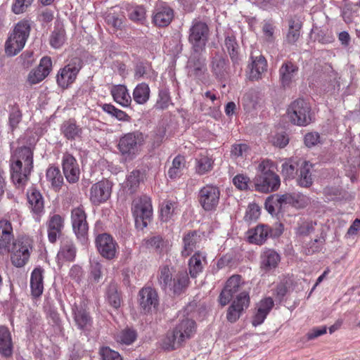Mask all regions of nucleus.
<instances>
[{
    "label": "nucleus",
    "instance_id": "39",
    "mask_svg": "<svg viewBox=\"0 0 360 360\" xmlns=\"http://www.w3.org/2000/svg\"><path fill=\"white\" fill-rule=\"evenodd\" d=\"M76 255V248L72 241L65 240L63 242L60 249L57 255L59 261L72 262Z\"/></svg>",
    "mask_w": 360,
    "mask_h": 360
},
{
    "label": "nucleus",
    "instance_id": "8",
    "mask_svg": "<svg viewBox=\"0 0 360 360\" xmlns=\"http://www.w3.org/2000/svg\"><path fill=\"white\" fill-rule=\"evenodd\" d=\"M210 34L207 25L200 20H194L189 29L188 41L195 53L202 52L206 46Z\"/></svg>",
    "mask_w": 360,
    "mask_h": 360
},
{
    "label": "nucleus",
    "instance_id": "59",
    "mask_svg": "<svg viewBox=\"0 0 360 360\" xmlns=\"http://www.w3.org/2000/svg\"><path fill=\"white\" fill-rule=\"evenodd\" d=\"M271 142L274 146L282 148L288 144L289 139L285 134L278 133L271 137Z\"/></svg>",
    "mask_w": 360,
    "mask_h": 360
},
{
    "label": "nucleus",
    "instance_id": "47",
    "mask_svg": "<svg viewBox=\"0 0 360 360\" xmlns=\"http://www.w3.org/2000/svg\"><path fill=\"white\" fill-rule=\"evenodd\" d=\"M176 208V202L167 200L162 202L160 207V218L162 221H169L173 216Z\"/></svg>",
    "mask_w": 360,
    "mask_h": 360
},
{
    "label": "nucleus",
    "instance_id": "58",
    "mask_svg": "<svg viewBox=\"0 0 360 360\" xmlns=\"http://www.w3.org/2000/svg\"><path fill=\"white\" fill-rule=\"evenodd\" d=\"M146 245L148 248L155 250H162L165 245V241L160 236L150 237L145 240Z\"/></svg>",
    "mask_w": 360,
    "mask_h": 360
},
{
    "label": "nucleus",
    "instance_id": "61",
    "mask_svg": "<svg viewBox=\"0 0 360 360\" xmlns=\"http://www.w3.org/2000/svg\"><path fill=\"white\" fill-rule=\"evenodd\" d=\"M249 150V147L245 143L235 144L231 148V155L235 158L245 157Z\"/></svg>",
    "mask_w": 360,
    "mask_h": 360
},
{
    "label": "nucleus",
    "instance_id": "35",
    "mask_svg": "<svg viewBox=\"0 0 360 360\" xmlns=\"http://www.w3.org/2000/svg\"><path fill=\"white\" fill-rule=\"evenodd\" d=\"M43 272L42 269L35 268L31 274L30 288L32 295L34 297H39L43 292Z\"/></svg>",
    "mask_w": 360,
    "mask_h": 360
},
{
    "label": "nucleus",
    "instance_id": "19",
    "mask_svg": "<svg viewBox=\"0 0 360 360\" xmlns=\"http://www.w3.org/2000/svg\"><path fill=\"white\" fill-rule=\"evenodd\" d=\"M52 69V61L50 57H43L38 67L30 71L27 81L30 84H36L46 77Z\"/></svg>",
    "mask_w": 360,
    "mask_h": 360
},
{
    "label": "nucleus",
    "instance_id": "14",
    "mask_svg": "<svg viewBox=\"0 0 360 360\" xmlns=\"http://www.w3.org/2000/svg\"><path fill=\"white\" fill-rule=\"evenodd\" d=\"M219 196L220 192L217 187L206 185L199 191V202L205 210L211 211L217 206Z\"/></svg>",
    "mask_w": 360,
    "mask_h": 360
},
{
    "label": "nucleus",
    "instance_id": "44",
    "mask_svg": "<svg viewBox=\"0 0 360 360\" xmlns=\"http://www.w3.org/2000/svg\"><path fill=\"white\" fill-rule=\"evenodd\" d=\"M140 181L141 172L138 170H134L127 176L124 188L127 193L132 194L137 190Z\"/></svg>",
    "mask_w": 360,
    "mask_h": 360
},
{
    "label": "nucleus",
    "instance_id": "10",
    "mask_svg": "<svg viewBox=\"0 0 360 360\" xmlns=\"http://www.w3.org/2000/svg\"><path fill=\"white\" fill-rule=\"evenodd\" d=\"M81 68V60L76 58L63 68H61L56 76V81L58 86L63 89L68 88L76 79Z\"/></svg>",
    "mask_w": 360,
    "mask_h": 360
},
{
    "label": "nucleus",
    "instance_id": "43",
    "mask_svg": "<svg viewBox=\"0 0 360 360\" xmlns=\"http://www.w3.org/2000/svg\"><path fill=\"white\" fill-rule=\"evenodd\" d=\"M65 31L64 27L58 25L55 27L50 37V44L54 49L61 47L65 41Z\"/></svg>",
    "mask_w": 360,
    "mask_h": 360
},
{
    "label": "nucleus",
    "instance_id": "28",
    "mask_svg": "<svg viewBox=\"0 0 360 360\" xmlns=\"http://www.w3.org/2000/svg\"><path fill=\"white\" fill-rule=\"evenodd\" d=\"M13 239V228L10 221H0V254H5Z\"/></svg>",
    "mask_w": 360,
    "mask_h": 360
},
{
    "label": "nucleus",
    "instance_id": "40",
    "mask_svg": "<svg viewBox=\"0 0 360 360\" xmlns=\"http://www.w3.org/2000/svg\"><path fill=\"white\" fill-rule=\"evenodd\" d=\"M199 240V236L195 231L186 234L183 238L184 247L181 250V255L183 257L189 256L195 249Z\"/></svg>",
    "mask_w": 360,
    "mask_h": 360
},
{
    "label": "nucleus",
    "instance_id": "64",
    "mask_svg": "<svg viewBox=\"0 0 360 360\" xmlns=\"http://www.w3.org/2000/svg\"><path fill=\"white\" fill-rule=\"evenodd\" d=\"M22 115L18 108H13L9 115V124L15 129L21 120Z\"/></svg>",
    "mask_w": 360,
    "mask_h": 360
},
{
    "label": "nucleus",
    "instance_id": "50",
    "mask_svg": "<svg viewBox=\"0 0 360 360\" xmlns=\"http://www.w3.org/2000/svg\"><path fill=\"white\" fill-rule=\"evenodd\" d=\"M185 165V158L183 156L178 155L173 160L172 166L168 171V175L174 179L179 175Z\"/></svg>",
    "mask_w": 360,
    "mask_h": 360
},
{
    "label": "nucleus",
    "instance_id": "33",
    "mask_svg": "<svg viewBox=\"0 0 360 360\" xmlns=\"http://www.w3.org/2000/svg\"><path fill=\"white\" fill-rule=\"evenodd\" d=\"M298 68L291 62H287L282 65L279 70L280 79L282 85L289 86L295 79Z\"/></svg>",
    "mask_w": 360,
    "mask_h": 360
},
{
    "label": "nucleus",
    "instance_id": "26",
    "mask_svg": "<svg viewBox=\"0 0 360 360\" xmlns=\"http://www.w3.org/2000/svg\"><path fill=\"white\" fill-rule=\"evenodd\" d=\"M175 332L183 342L191 338L196 331L195 322L188 318L181 320L175 327Z\"/></svg>",
    "mask_w": 360,
    "mask_h": 360
},
{
    "label": "nucleus",
    "instance_id": "51",
    "mask_svg": "<svg viewBox=\"0 0 360 360\" xmlns=\"http://www.w3.org/2000/svg\"><path fill=\"white\" fill-rule=\"evenodd\" d=\"M264 205L266 210L271 214L275 213L276 211H279L283 208L279 195H271L269 196Z\"/></svg>",
    "mask_w": 360,
    "mask_h": 360
},
{
    "label": "nucleus",
    "instance_id": "53",
    "mask_svg": "<svg viewBox=\"0 0 360 360\" xmlns=\"http://www.w3.org/2000/svg\"><path fill=\"white\" fill-rule=\"evenodd\" d=\"M171 103L169 93L167 90H160L155 108L159 110H165Z\"/></svg>",
    "mask_w": 360,
    "mask_h": 360
},
{
    "label": "nucleus",
    "instance_id": "30",
    "mask_svg": "<svg viewBox=\"0 0 360 360\" xmlns=\"http://www.w3.org/2000/svg\"><path fill=\"white\" fill-rule=\"evenodd\" d=\"M139 304L145 311L155 308L158 304L157 292L151 288H143L139 292Z\"/></svg>",
    "mask_w": 360,
    "mask_h": 360
},
{
    "label": "nucleus",
    "instance_id": "4",
    "mask_svg": "<svg viewBox=\"0 0 360 360\" xmlns=\"http://www.w3.org/2000/svg\"><path fill=\"white\" fill-rule=\"evenodd\" d=\"M145 142V136L140 131L129 132L120 138L117 148L125 161L134 159Z\"/></svg>",
    "mask_w": 360,
    "mask_h": 360
},
{
    "label": "nucleus",
    "instance_id": "9",
    "mask_svg": "<svg viewBox=\"0 0 360 360\" xmlns=\"http://www.w3.org/2000/svg\"><path fill=\"white\" fill-rule=\"evenodd\" d=\"M132 213L136 223L141 222L146 227L153 215L150 198L146 195L135 199L132 204Z\"/></svg>",
    "mask_w": 360,
    "mask_h": 360
},
{
    "label": "nucleus",
    "instance_id": "7",
    "mask_svg": "<svg viewBox=\"0 0 360 360\" xmlns=\"http://www.w3.org/2000/svg\"><path fill=\"white\" fill-rule=\"evenodd\" d=\"M287 115L290 121L297 126H307L312 120L310 105L302 98L297 99L290 104Z\"/></svg>",
    "mask_w": 360,
    "mask_h": 360
},
{
    "label": "nucleus",
    "instance_id": "38",
    "mask_svg": "<svg viewBox=\"0 0 360 360\" xmlns=\"http://www.w3.org/2000/svg\"><path fill=\"white\" fill-rule=\"evenodd\" d=\"M61 130L64 136L69 140L79 138L82 134V128L76 124L75 121L71 120L63 122Z\"/></svg>",
    "mask_w": 360,
    "mask_h": 360
},
{
    "label": "nucleus",
    "instance_id": "45",
    "mask_svg": "<svg viewBox=\"0 0 360 360\" xmlns=\"http://www.w3.org/2000/svg\"><path fill=\"white\" fill-rule=\"evenodd\" d=\"M213 160L207 155H201L195 159V172L200 175L205 174L212 169Z\"/></svg>",
    "mask_w": 360,
    "mask_h": 360
},
{
    "label": "nucleus",
    "instance_id": "52",
    "mask_svg": "<svg viewBox=\"0 0 360 360\" xmlns=\"http://www.w3.org/2000/svg\"><path fill=\"white\" fill-rule=\"evenodd\" d=\"M106 299L108 303L115 309L120 307L121 300L119 293L117 292V287L115 285H110L106 294Z\"/></svg>",
    "mask_w": 360,
    "mask_h": 360
},
{
    "label": "nucleus",
    "instance_id": "54",
    "mask_svg": "<svg viewBox=\"0 0 360 360\" xmlns=\"http://www.w3.org/2000/svg\"><path fill=\"white\" fill-rule=\"evenodd\" d=\"M99 354L102 360H122L120 354L108 347H103L100 349Z\"/></svg>",
    "mask_w": 360,
    "mask_h": 360
},
{
    "label": "nucleus",
    "instance_id": "11",
    "mask_svg": "<svg viewBox=\"0 0 360 360\" xmlns=\"http://www.w3.org/2000/svg\"><path fill=\"white\" fill-rule=\"evenodd\" d=\"M86 219V215L82 206L72 209L71 212L72 228L78 239L83 243L86 241L85 236L88 231V224Z\"/></svg>",
    "mask_w": 360,
    "mask_h": 360
},
{
    "label": "nucleus",
    "instance_id": "5",
    "mask_svg": "<svg viewBox=\"0 0 360 360\" xmlns=\"http://www.w3.org/2000/svg\"><path fill=\"white\" fill-rule=\"evenodd\" d=\"M30 25L27 20L19 22L15 27L5 44L7 56H16L25 46L30 35Z\"/></svg>",
    "mask_w": 360,
    "mask_h": 360
},
{
    "label": "nucleus",
    "instance_id": "34",
    "mask_svg": "<svg viewBox=\"0 0 360 360\" xmlns=\"http://www.w3.org/2000/svg\"><path fill=\"white\" fill-rule=\"evenodd\" d=\"M0 354L5 357L13 354V342L9 330L4 326L0 327Z\"/></svg>",
    "mask_w": 360,
    "mask_h": 360
},
{
    "label": "nucleus",
    "instance_id": "16",
    "mask_svg": "<svg viewBox=\"0 0 360 360\" xmlns=\"http://www.w3.org/2000/svg\"><path fill=\"white\" fill-rule=\"evenodd\" d=\"M198 53L194 52L188 59L187 63L188 75L195 79H204L207 75L205 60L200 56Z\"/></svg>",
    "mask_w": 360,
    "mask_h": 360
},
{
    "label": "nucleus",
    "instance_id": "55",
    "mask_svg": "<svg viewBox=\"0 0 360 360\" xmlns=\"http://www.w3.org/2000/svg\"><path fill=\"white\" fill-rule=\"evenodd\" d=\"M225 46L227 49L229 55L233 60L238 59V45L233 37H227L225 39Z\"/></svg>",
    "mask_w": 360,
    "mask_h": 360
},
{
    "label": "nucleus",
    "instance_id": "17",
    "mask_svg": "<svg viewBox=\"0 0 360 360\" xmlns=\"http://www.w3.org/2000/svg\"><path fill=\"white\" fill-rule=\"evenodd\" d=\"M29 207L36 221H40L44 214V201L41 193L35 188H32L27 193Z\"/></svg>",
    "mask_w": 360,
    "mask_h": 360
},
{
    "label": "nucleus",
    "instance_id": "18",
    "mask_svg": "<svg viewBox=\"0 0 360 360\" xmlns=\"http://www.w3.org/2000/svg\"><path fill=\"white\" fill-rule=\"evenodd\" d=\"M73 319L77 328L81 330H89L92 326V319L86 310L85 304L80 302L72 307Z\"/></svg>",
    "mask_w": 360,
    "mask_h": 360
},
{
    "label": "nucleus",
    "instance_id": "56",
    "mask_svg": "<svg viewBox=\"0 0 360 360\" xmlns=\"http://www.w3.org/2000/svg\"><path fill=\"white\" fill-rule=\"evenodd\" d=\"M34 0H15L12 6V11L15 14H20L27 11Z\"/></svg>",
    "mask_w": 360,
    "mask_h": 360
},
{
    "label": "nucleus",
    "instance_id": "62",
    "mask_svg": "<svg viewBox=\"0 0 360 360\" xmlns=\"http://www.w3.org/2000/svg\"><path fill=\"white\" fill-rule=\"evenodd\" d=\"M226 68V60L222 57L217 56L213 58L212 69L216 75H221Z\"/></svg>",
    "mask_w": 360,
    "mask_h": 360
},
{
    "label": "nucleus",
    "instance_id": "6",
    "mask_svg": "<svg viewBox=\"0 0 360 360\" xmlns=\"http://www.w3.org/2000/svg\"><path fill=\"white\" fill-rule=\"evenodd\" d=\"M32 248L33 240L30 238L19 237L13 241L6 253H10L11 263L15 266L22 267L29 261Z\"/></svg>",
    "mask_w": 360,
    "mask_h": 360
},
{
    "label": "nucleus",
    "instance_id": "29",
    "mask_svg": "<svg viewBox=\"0 0 360 360\" xmlns=\"http://www.w3.org/2000/svg\"><path fill=\"white\" fill-rule=\"evenodd\" d=\"M260 268L265 272L270 271L275 269L280 261V255L274 250H265L260 257Z\"/></svg>",
    "mask_w": 360,
    "mask_h": 360
},
{
    "label": "nucleus",
    "instance_id": "15",
    "mask_svg": "<svg viewBox=\"0 0 360 360\" xmlns=\"http://www.w3.org/2000/svg\"><path fill=\"white\" fill-rule=\"evenodd\" d=\"M96 245L99 253L105 259H112L116 257L118 245L110 235H98L96 238Z\"/></svg>",
    "mask_w": 360,
    "mask_h": 360
},
{
    "label": "nucleus",
    "instance_id": "32",
    "mask_svg": "<svg viewBox=\"0 0 360 360\" xmlns=\"http://www.w3.org/2000/svg\"><path fill=\"white\" fill-rule=\"evenodd\" d=\"M111 95L114 101L122 107H128L131 103V98L126 86L118 84L111 88Z\"/></svg>",
    "mask_w": 360,
    "mask_h": 360
},
{
    "label": "nucleus",
    "instance_id": "49",
    "mask_svg": "<svg viewBox=\"0 0 360 360\" xmlns=\"http://www.w3.org/2000/svg\"><path fill=\"white\" fill-rule=\"evenodd\" d=\"M136 339V333L131 329H124L116 335L117 342L124 345H131Z\"/></svg>",
    "mask_w": 360,
    "mask_h": 360
},
{
    "label": "nucleus",
    "instance_id": "24",
    "mask_svg": "<svg viewBox=\"0 0 360 360\" xmlns=\"http://www.w3.org/2000/svg\"><path fill=\"white\" fill-rule=\"evenodd\" d=\"M48 239L54 243L62 233L64 228V219L59 214L50 216L46 223Z\"/></svg>",
    "mask_w": 360,
    "mask_h": 360
},
{
    "label": "nucleus",
    "instance_id": "2",
    "mask_svg": "<svg viewBox=\"0 0 360 360\" xmlns=\"http://www.w3.org/2000/svg\"><path fill=\"white\" fill-rule=\"evenodd\" d=\"M158 281L163 290H169L176 295H179L184 292L189 283L186 272H179L173 277V269L168 265L160 267L158 273Z\"/></svg>",
    "mask_w": 360,
    "mask_h": 360
},
{
    "label": "nucleus",
    "instance_id": "60",
    "mask_svg": "<svg viewBox=\"0 0 360 360\" xmlns=\"http://www.w3.org/2000/svg\"><path fill=\"white\" fill-rule=\"evenodd\" d=\"M304 144L308 148H311L321 143V137L318 132H309L304 138Z\"/></svg>",
    "mask_w": 360,
    "mask_h": 360
},
{
    "label": "nucleus",
    "instance_id": "46",
    "mask_svg": "<svg viewBox=\"0 0 360 360\" xmlns=\"http://www.w3.org/2000/svg\"><path fill=\"white\" fill-rule=\"evenodd\" d=\"M183 342L179 340L178 334L174 330L172 333H168L162 340V347L166 350H173L179 347Z\"/></svg>",
    "mask_w": 360,
    "mask_h": 360
},
{
    "label": "nucleus",
    "instance_id": "37",
    "mask_svg": "<svg viewBox=\"0 0 360 360\" xmlns=\"http://www.w3.org/2000/svg\"><path fill=\"white\" fill-rule=\"evenodd\" d=\"M133 99L139 105L146 103L150 96V89L145 82L137 84L133 91Z\"/></svg>",
    "mask_w": 360,
    "mask_h": 360
},
{
    "label": "nucleus",
    "instance_id": "31",
    "mask_svg": "<svg viewBox=\"0 0 360 360\" xmlns=\"http://www.w3.org/2000/svg\"><path fill=\"white\" fill-rule=\"evenodd\" d=\"M206 264V255L201 252H195L189 259L188 265L189 274L192 278H195L202 271Z\"/></svg>",
    "mask_w": 360,
    "mask_h": 360
},
{
    "label": "nucleus",
    "instance_id": "36",
    "mask_svg": "<svg viewBox=\"0 0 360 360\" xmlns=\"http://www.w3.org/2000/svg\"><path fill=\"white\" fill-rule=\"evenodd\" d=\"M267 63L264 56L252 58V64L250 65V78L252 80L259 79L262 74L266 70Z\"/></svg>",
    "mask_w": 360,
    "mask_h": 360
},
{
    "label": "nucleus",
    "instance_id": "27",
    "mask_svg": "<svg viewBox=\"0 0 360 360\" xmlns=\"http://www.w3.org/2000/svg\"><path fill=\"white\" fill-rule=\"evenodd\" d=\"M174 18L173 10L167 6H157L153 15V22L158 27H166Z\"/></svg>",
    "mask_w": 360,
    "mask_h": 360
},
{
    "label": "nucleus",
    "instance_id": "25",
    "mask_svg": "<svg viewBox=\"0 0 360 360\" xmlns=\"http://www.w3.org/2000/svg\"><path fill=\"white\" fill-rule=\"evenodd\" d=\"M282 207L287 205L301 208L307 206L309 203V198L298 192L286 193L279 195Z\"/></svg>",
    "mask_w": 360,
    "mask_h": 360
},
{
    "label": "nucleus",
    "instance_id": "48",
    "mask_svg": "<svg viewBox=\"0 0 360 360\" xmlns=\"http://www.w3.org/2000/svg\"><path fill=\"white\" fill-rule=\"evenodd\" d=\"M102 109L104 112L116 117L120 121L129 122L130 117L124 111L116 108L112 104L105 103L102 105Z\"/></svg>",
    "mask_w": 360,
    "mask_h": 360
},
{
    "label": "nucleus",
    "instance_id": "13",
    "mask_svg": "<svg viewBox=\"0 0 360 360\" xmlns=\"http://www.w3.org/2000/svg\"><path fill=\"white\" fill-rule=\"evenodd\" d=\"M250 305L248 291H242L231 303L227 310L226 319L231 323L236 322Z\"/></svg>",
    "mask_w": 360,
    "mask_h": 360
},
{
    "label": "nucleus",
    "instance_id": "1",
    "mask_svg": "<svg viewBox=\"0 0 360 360\" xmlns=\"http://www.w3.org/2000/svg\"><path fill=\"white\" fill-rule=\"evenodd\" d=\"M14 162L11 165V178L15 184L24 185L32 169V152L28 147L18 149L14 156Z\"/></svg>",
    "mask_w": 360,
    "mask_h": 360
},
{
    "label": "nucleus",
    "instance_id": "42",
    "mask_svg": "<svg viewBox=\"0 0 360 360\" xmlns=\"http://www.w3.org/2000/svg\"><path fill=\"white\" fill-rule=\"evenodd\" d=\"M46 176L47 181L56 191L60 188L63 184V178L58 167H50L46 171Z\"/></svg>",
    "mask_w": 360,
    "mask_h": 360
},
{
    "label": "nucleus",
    "instance_id": "23",
    "mask_svg": "<svg viewBox=\"0 0 360 360\" xmlns=\"http://www.w3.org/2000/svg\"><path fill=\"white\" fill-rule=\"evenodd\" d=\"M274 305L271 297H266L260 300L255 308L252 323L254 326L262 324Z\"/></svg>",
    "mask_w": 360,
    "mask_h": 360
},
{
    "label": "nucleus",
    "instance_id": "41",
    "mask_svg": "<svg viewBox=\"0 0 360 360\" xmlns=\"http://www.w3.org/2000/svg\"><path fill=\"white\" fill-rule=\"evenodd\" d=\"M297 165H300V173L298 184L302 187H308L312 184L311 174V165L307 161L300 160Z\"/></svg>",
    "mask_w": 360,
    "mask_h": 360
},
{
    "label": "nucleus",
    "instance_id": "3",
    "mask_svg": "<svg viewBox=\"0 0 360 360\" xmlns=\"http://www.w3.org/2000/svg\"><path fill=\"white\" fill-rule=\"evenodd\" d=\"M258 174L255 178L257 191L268 193L276 190L280 186V178L274 172V163L263 160L258 166Z\"/></svg>",
    "mask_w": 360,
    "mask_h": 360
},
{
    "label": "nucleus",
    "instance_id": "20",
    "mask_svg": "<svg viewBox=\"0 0 360 360\" xmlns=\"http://www.w3.org/2000/svg\"><path fill=\"white\" fill-rule=\"evenodd\" d=\"M111 194V185L108 181H101L94 184L90 189V200L96 205L106 201Z\"/></svg>",
    "mask_w": 360,
    "mask_h": 360
},
{
    "label": "nucleus",
    "instance_id": "22",
    "mask_svg": "<svg viewBox=\"0 0 360 360\" xmlns=\"http://www.w3.org/2000/svg\"><path fill=\"white\" fill-rule=\"evenodd\" d=\"M281 233L282 230L281 229L278 233L274 234L268 226L260 224L248 231V238L250 243L262 245L266 241L269 236H279Z\"/></svg>",
    "mask_w": 360,
    "mask_h": 360
},
{
    "label": "nucleus",
    "instance_id": "21",
    "mask_svg": "<svg viewBox=\"0 0 360 360\" xmlns=\"http://www.w3.org/2000/svg\"><path fill=\"white\" fill-rule=\"evenodd\" d=\"M63 169L64 175L69 183H75L79 179L80 170L76 159L70 154L66 153L63 157Z\"/></svg>",
    "mask_w": 360,
    "mask_h": 360
},
{
    "label": "nucleus",
    "instance_id": "57",
    "mask_svg": "<svg viewBox=\"0 0 360 360\" xmlns=\"http://www.w3.org/2000/svg\"><path fill=\"white\" fill-rule=\"evenodd\" d=\"M259 215V207L255 203H252L248 205L244 219L246 221H252L258 219Z\"/></svg>",
    "mask_w": 360,
    "mask_h": 360
},
{
    "label": "nucleus",
    "instance_id": "12",
    "mask_svg": "<svg viewBox=\"0 0 360 360\" xmlns=\"http://www.w3.org/2000/svg\"><path fill=\"white\" fill-rule=\"evenodd\" d=\"M245 283L241 280L238 275H234L230 277L226 283V285L221 292L219 297V302L223 307L226 306L232 299L234 294L238 292L245 291L243 289Z\"/></svg>",
    "mask_w": 360,
    "mask_h": 360
},
{
    "label": "nucleus",
    "instance_id": "63",
    "mask_svg": "<svg viewBox=\"0 0 360 360\" xmlns=\"http://www.w3.org/2000/svg\"><path fill=\"white\" fill-rule=\"evenodd\" d=\"M296 169V163L291 159L285 161L282 165V173L288 178L292 177Z\"/></svg>",
    "mask_w": 360,
    "mask_h": 360
}]
</instances>
